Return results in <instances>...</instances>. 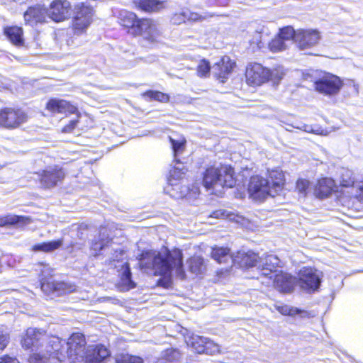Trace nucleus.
Here are the masks:
<instances>
[{
	"label": "nucleus",
	"instance_id": "48",
	"mask_svg": "<svg viewBox=\"0 0 363 363\" xmlns=\"http://www.w3.org/2000/svg\"><path fill=\"white\" fill-rule=\"evenodd\" d=\"M251 45H256L258 48H262L264 46V41L261 33L256 32L253 35L252 39L250 40Z\"/></svg>",
	"mask_w": 363,
	"mask_h": 363
},
{
	"label": "nucleus",
	"instance_id": "42",
	"mask_svg": "<svg viewBox=\"0 0 363 363\" xmlns=\"http://www.w3.org/2000/svg\"><path fill=\"white\" fill-rule=\"evenodd\" d=\"M296 31L291 26L285 27L280 30L279 37L281 38L283 40H290L293 39L295 41V36Z\"/></svg>",
	"mask_w": 363,
	"mask_h": 363
},
{
	"label": "nucleus",
	"instance_id": "32",
	"mask_svg": "<svg viewBox=\"0 0 363 363\" xmlns=\"http://www.w3.org/2000/svg\"><path fill=\"white\" fill-rule=\"evenodd\" d=\"M121 282L123 286V290H129L135 286V283L131 279V272L127 263L122 266V272L121 274Z\"/></svg>",
	"mask_w": 363,
	"mask_h": 363
},
{
	"label": "nucleus",
	"instance_id": "30",
	"mask_svg": "<svg viewBox=\"0 0 363 363\" xmlns=\"http://www.w3.org/2000/svg\"><path fill=\"white\" fill-rule=\"evenodd\" d=\"M63 244L62 239L57 240H52L50 242H44L42 243L34 245L32 247V250L35 252H51L58 248H60Z\"/></svg>",
	"mask_w": 363,
	"mask_h": 363
},
{
	"label": "nucleus",
	"instance_id": "21",
	"mask_svg": "<svg viewBox=\"0 0 363 363\" xmlns=\"http://www.w3.org/2000/svg\"><path fill=\"white\" fill-rule=\"evenodd\" d=\"M233 262L238 264L242 267H252L259 266L262 262V258L252 251L238 252L233 258Z\"/></svg>",
	"mask_w": 363,
	"mask_h": 363
},
{
	"label": "nucleus",
	"instance_id": "33",
	"mask_svg": "<svg viewBox=\"0 0 363 363\" xmlns=\"http://www.w3.org/2000/svg\"><path fill=\"white\" fill-rule=\"evenodd\" d=\"M181 356L178 350L169 348L162 352L160 359L162 363H177L179 362Z\"/></svg>",
	"mask_w": 363,
	"mask_h": 363
},
{
	"label": "nucleus",
	"instance_id": "41",
	"mask_svg": "<svg viewBox=\"0 0 363 363\" xmlns=\"http://www.w3.org/2000/svg\"><path fill=\"white\" fill-rule=\"evenodd\" d=\"M116 363H143L141 357L130 354H121L116 357Z\"/></svg>",
	"mask_w": 363,
	"mask_h": 363
},
{
	"label": "nucleus",
	"instance_id": "50",
	"mask_svg": "<svg viewBox=\"0 0 363 363\" xmlns=\"http://www.w3.org/2000/svg\"><path fill=\"white\" fill-rule=\"evenodd\" d=\"M77 122L78 121L77 120L71 121L68 125H65L63 128L62 132H64V133H70V132H72L75 128Z\"/></svg>",
	"mask_w": 363,
	"mask_h": 363
},
{
	"label": "nucleus",
	"instance_id": "36",
	"mask_svg": "<svg viewBox=\"0 0 363 363\" xmlns=\"http://www.w3.org/2000/svg\"><path fill=\"white\" fill-rule=\"evenodd\" d=\"M275 307L280 313L285 315H288L294 316L296 315H301L302 317H305L307 314L306 311H301L297 308L291 307L287 305L275 306Z\"/></svg>",
	"mask_w": 363,
	"mask_h": 363
},
{
	"label": "nucleus",
	"instance_id": "34",
	"mask_svg": "<svg viewBox=\"0 0 363 363\" xmlns=\"http://www.w3.org/2000/svg\"><path fill=\"white\" fill-rule=\"evenodd\" d=\"M5 34L11 42L15 45H21L23 43L21 28L17 26L7 28L5 30Z\"/></svg>",
	"mask_w": 363,
	"mask_h": 363
},
{
	"label": "nucleus",
	"instance_id": "9",
	"mask_svg": "<svg viewBox=\"0 0 363 363\" xmlns=\"http://www.w3.org/2000/svg\"><path fill=\"white\" fill-rule=\"evenodd\" d=\"M269 69L259 63L247 65L245 72L247 83L250 86H260L269 81Z\"/></svg>",
	"mask_w": 363,
	"mask_h": 363
},
{
	"label": "nucleus",
	"instance_id": "44",
	"mask_svg": "<svg viewBox=\"0 0 363 363\" xmlns=\"http://www.w3.org/2000/svg\"><path fill=\"white\" fill-rule=\"evenodd\" d=\"M210 68L209 62L205 60H202L197 67L199 76L206 77L209 74Z\"/></svg>",
	"mask_w": 363,
	"mask_h": 363
},
{
	"label": "nucleus",
	"instance_id": "17",
	"mask_svg": "<svg viewBox=\"0 0 363 363\" xmlns=\"http://www.w3.org/2000/svg\"><path fill=\"white\" fill-rule=\"evenodd\" d=\"M274 287L283 293H290L293 291L295 284V278L287 273L280 272L273 274Z\"/></svg>",
	"mask_w": 363,
	"mask_h": 363
},
{
	"label": "nucleus",
	"instance_id": "43",
	"mask_svg": "<svg viewBox=\"0 0 363 363\" xmlns=\"http://www.w3.org/2000/svg\"><path fill=\"white\" fill-rule=\"evenodd\" d=\"M200 194L199 187L197 184H194L191 189H185L182 191L180 196L178 197H186L187 199L196 198Z\"/></svg>",
	"mask_w": 363,
	"mask_h": 363
},
{
	"label": "nucleus",
	"instance_id": "53",
	"mask_svg": "<svg viewBox=\"0 0 363 363\" xmlns=\"http://www.w3.org/2000/svg\"><path fill=\"white\" fill-rule=\"evenodd\" d=\"M357 189L359 190V194L357 195L361 199H363V183L357 185Z\"/></svg>",
	"mask_w": 363,
	"mask_h": 363
},
{
	"label": "nucleus",
	"instance_id": "49",
	"mask_svg": "<svg viewBox=\"0 0 363 363\" xmlns=\"http://www.w3.org/2000/svg\"><path fill=\"white\" fill-rule=\"evenodd\" d=\"M309 182L306 179H298L296 183V189L301 194H306V191L308 187Z\"/></svg>",
	"mask_w": 363,
	"mask_h": 363
},
{
	"label": "nucleus",
	"instance_id": "2",
	"mask_svg": "<svg viewBox=\"0 0 363 363\" xmlns=\"http://www.w3.org/2000/svg\"><path fill=\"white\" fill-rule=\"evenodd\" d=\"M140 266L145 270H151L155 275H168L174 269L179 276H183L182 254L180 250L172 252L164 250L163 252L147 251L141 255Z\"/></svg>",
	"mask_w": 363,
	"mask_h": 363
},
{
	"label": "nucleus",
	"instance_id": "19",
	"mask_svg": "<svg viewBox=\"0 0 363 363\" xmlns=\"http://www.w3.org/2000/svg\"><path fill=\"white\" fill-rule=\"evenodd\" d=\"M46 107L48 111L52 113L72 114L77 112V108L74 105L63 99H50Z\"/></svg>",
	"mask_w": 363,
	"mask_h": 363
},
{
	"label": "nucleus",
	"instance_id": "31",
	"mask_svg": "<svg viewBox=\"0 0 363 363\" xmlns=\"http://www.w3.org/2000/svg\"><path fill=\"white\" fill-rule=\"evenodd\" d=\"M212 257L218 263H227L233 260L234 257L230 255V250L225 247H214L211 252Z\"/></svg>",
	"mask_w": 363,
	"mask_h": 363
},
{
	"label": "nucleus",
	"instance_id": "7",
	"mask_svg": "<svg viewBox=\"0 0 363 363\" xmlns=\"http://www.w3.org/2000/svg\"><path fill=\"white\" fill-rule=\"evenodd\" d=\"M28 116L21 109L4 108L0 109V127L12 130L26 122Z\"/></svg>",
	"mask_w": 363,
	"mask_h": 363
},
{
	"label": "nucleus",
	"instance_id": "25",
	"mask_svg": "<svg viewBox=\"0 0 363 363\" xmlns=\"http://www.w3.org/2000/svg\"><path fill=\"white\" fill-rule=\"evenodd\" d=\"M335 183L330 178H323L318 180L314 190L317 197L324 198L328 196L333 191Z\"/></svg>",
	"mask_w": 363,
	"mask_h": 363
},
{
	"label": "nucleus",
	"instance_id": "14",
	"mask_svg": "<svg viewBox=\"0 0 363 363\" xmlns=\"http://www.w3.org/2000/svg\"><path fill=\"white\" fill-rule=\"evenodd\" d=\"M298 284L305 290L315 291L318 289L320 284L318 271L313 268H303L299 274Z\"/></svg>",
	"mask_w": 363,
	"mask_h": 363
},
{
	"label": "nucleus",
	"instance_id": "23",
	"mask_svg": "<svg viewBox=\"0 0 363 363\" xmlns=\"http://www.w3.org/2000/svg\"><path fill=\"white\" fill-rule=\"evenodd\" d=\"M280 260L274 255H269L264 259L262 258V262L259 263V267H262V274L265 276H269L272 279L273 274L277 273L276 268L279 267Z\"/></svg>",
	"mask_w": 363,
	"mask_h": 363
},
{
	"label": "nucleus",
	"instance_id": "27",
	"mask_svg": "<svg viewBox=\"0 0 363 363\" xmlns=\"http://www.w3.org/2000/svg\"><path fill=\"white\" fill-rule=\"evenodd\" d=\"M118 19L123 26L130 28L133 33L135 34V27L140 19L138 18L134 13L126 10L121 11Z\"/></svg>",
	"mask_w": 363,
	"mask_h": 363
},
{
	"label": "nucleus",
	"instance_id": "39",
	"mask_svg": "<svg viewBox=\"0 0 363 363\" xmlns=\"http://www.w3.org/2000/svg\"><path fill=\"white\" fill-rule=\"evenodd\" d=\"M269 80L274 83H279L284 76L285 75V71L283 67H277L272 70L269 69Z\"/></svg>",
	"mask_w": 363,
	"mask_h": 363
},
{
	"label": "nucleus",
	"instance_id": "54",
	"mask_svg": "<svg viewBox=\"0 0 363 363\" xmlns=\"http://www.w3.org/2000/svg\"><path fill=\"white\" fill-rule=\"evenodd\" d=\"M168 194H169L172 196H174L176 197L177 195L174 194L173 192H171V191L169 189V186L168 187H166L165 189H164Z\"/></svg>",
	"mask_w": 363,
	"mask_h": 363
},
{
	"label": "nucleus",
	"instance_id": "46",
	"mask_svg": "<svg viewBox=\"0 0 363 363\" xmlns=\"http://www.w3.org/2000/svg\"><path fill=\"white\" fill-rule=\"evenodd\" d=\"M170 141L174 153V157H176V155L178 153L181 152L183 150L185 142L177 141L172 139V138H170Z\"/></svg>",
	"mask_w": 363,
	"mask_h": 363
},
{
	"label": "nucleus",
	"instance_id": "12",
	"mask_svg": "<svg viewBox=\"0 0 363 363\" xmlns=\"http://www.w3.org/2000/svg\"><path fill=\"white\" fill-rule=\"evenodd\" d=\"M74 17L73 26L75 30L82 31L91 23L93 16V9L85 6L83 3L78 4L74 8Z\"/></svg>",
	"mask_w": 363,
	"mask_h": 363
},
{
	"label": "nucleus",
	"instance_id": "8",
	"mask_svg": "<svg viewBox=\"0 0 363 363\" xmlns=\"http://www.w3.org/2000/svg\"><path fill=\"white\" fill-rule=\"evenodd\" d=\"M135 35L142 36L148 42L154 43L158 40L162 35L160 25L150 18H140L135 27Z\"/></svg>",
	"mask_w": 363,
	"mask_h": 363
},
{
	"label": "nucleus",
	"instance_id": "1",
	"mask_svg": "<svg viewBox=\"0 0 363 363\" xmlns=\"http://www.w3.org/2000/svg\"><path fill=\"white\" fill-rule=\"evenodd\" d=\"M22 347L35 350L29 358L30 363H49L60 361L58 337L49 336L43 329L29 328L21 340Z\"/></svg>",
	"mask_w": 363,
	"mask_h": 363
},
{
	"label": "nucleus",
	"instance_id": "5",
	"mask_svg": "<svg viewBox=\"0 0 363 363\" xmlns=\"http://www.w3.org/2000/svg\"><path fill=\"white\" fill-rule=\"evenodd\" d=\"M35 270L38 273L41 289L52 298L72 293L76 290L74 284L65 282H52L47 281V278L52 276V269L47 264L39 263L36 264Z\"/></svg>",
	"mask_w": 363,
	"mask_h": 363
},
{
	"label": "nucleus",
	"instance_id": "4",
	"mask_svg": "<svg viewBox=\"0 0 363 363\" xmlns=\"http://www.w3.org/2000/svg\"><path fill=\"white\" fill-rule=\"evenodd\" d=\"M203 184L207 189L231 188L235 184L233 169L230 166L222 164L210 167L204 172Z\"/></svg>",
	"mask_w": 363,
	"mask_h": 363
},
{
	"label": "nucleus",
	"instance_id": "11",
	"mask_svg": "<svg viewBox=\"0 0 363 363\" xmlns=\"http://www.w3.org/2000/svg\"><path fill=\"white\" fill-rule=\"evenodd\" d=\"M342 85V81L338 77L329 74L316 81L315 89L325 95H335L338 93Z\"/></svg>",
	"mask_w": 363,
	"mask_h": 363
},
{
	"label": "nucleus",
	"instance_id": "26",
	"mask_svg": "<svg viewBox=\"0 0 363 363\" xmlns=\"http://www.w3.org/2000/svg\"><path fill=\"white\" fill-rule=\"evenodd\" d=\"M235 66V62H232L229 57L225 56L221 60L213 66L215 74L218 78L225 79L231 72Z\"/></svg>",
	"mask_w": 363,
	"mask_h": 363
},
{
	"label": "nucleus",
	"instance_id": "35",
	"mask_svg": "<svg viewBox=\"0 0 363 363\" xmlns=\"http://www.w3.org/2000/svg\"><path fill=\"white\" fill-rule=\"evenodd\" d=\"M212 217L216 218H228L237 223H240L243 219L242 216L236 214L234 212L223 209L214 211L212 214Z\"/></svg>",
	"mask_w": 363,
	"mask_h": 363
},
{
	"label": "nucleus",
	"instance_id": "20",
	"mask_svg": "<svg viewBox=\"0 0 363 363\" xmlns=\"http://www.w3.org/2000/svg\"><path fill=\"white\" fill-rule=\"evenodd\" d=\"M31 223V219L28 216H17L9 213L0 217L1 228H22Z\"/></svg>",
	"mask_w": 363,
	"mask_h": 363
},
{
	"label": "nucleus",
	"instance_id": "29",
	"mask_svg": "<svg viewBox=\"0 0 363 363\" xmlns=\"http://www.w3.org/2000/svg\"><path fill=\"white\" fill-rule=\"evenodd\" d=\"M186 169L183 163L176 160L175 164L169 172V185L177 186L176 182L179 180L186 173Z\"/></svg>",
	"mask_w": 363,
	"mask_h": 363
},
{
	"label": "nucleus",
	"instance_id": "55",
	"mask_svg": "<svg viewBox=\"0 0 363 363\" xmlns=\"http://www.w3.org/2000/svg\"><path fill=\"white\" fill-rule=\"evenodd\" d=\"M189 19L196 20V14H191V16L189 17Z\"/></svg>",
	"mask_w": 363,
	"mask_h": 363
},
{
	"label": "nucleus",
	"instance_id": "18",
	"mask_svg": "<svg viewBox=\"0 0 363 363\" xmlns=\"http://www.w3.org/2000/svg\"><path fill=\"white\" fill-rule=\"evenodd\" d=\"M65 177L62 169L51 168L43 172L40 178V184L44 188H52L61 182Z\"/></svg>",
	"mask_w": 363,
	"mask_h": 363
},
{
	"label": "nucleus",
	"instance_id": "45",
	"mask_svg": "<svg viewBox=\"0 0 363 363\" xmlns=\"http://www.w3.org/2000/svg\"><path fill=\"white\" fill-rule=\"evenodd\" d=\"M146 95L147 96H149L150 98H151L154 100L158 101L167 102L169 101L168 95H167L162 92H160V91H147L146 93Z\"/></svg>",
	"mask_w": 363,
	"mask_h": 363
},
{
	"label": "nucleus",
	"instance_id": "13",
	"mask_svg": "<svg viewBox=\"0 0 363 363\" xmlns=\"http://www.w3.org/2000/svg\"><path fill=\"white\" fill-rule=\"evenodd\" d=\"M320 39V33L317 30H296L295 43L301 50H305L316 45Z\"/></svg>",
	"mask_w": 363,
	"mask_h": 363
},
{
	"label": "nucleus",
	"instance_id": "16",
	"mask_svg": "<svg viewBox=\"0 0 363 363\" xmlns=\"http://www.w3.org/2000/svg\"><path fill=\"white\" fill-rule=\"evenodd\" d=\"M109 243L111 244V240L96 241L92 244L91 249L96 252V255L99 254L101 251L105 252L106 254L110 253L111 255H108V259L109 263L122 259L123 251L119 248L111 247ZM106 262H107V260H106Z\"/></svg>",
	"mask_w": 363,
	"mask_h": 363
},
{
	"label": "nucleus",
	"instance_id": "47",
	"mask_svg": "<svg viewBox=\"0 0 363 363\" xmlns=\"http://www.w3.org/2000/svg\"><path fill=\"white\" fill-rule=\"evenodd\" d=\"M9 342V337L7 333L0 328V351L4 350Z\"/></svg>",
	"mask_w": 363,
	"mask_h": 363
},
{
	"label": "nucleus",
	"instance_id": "37",
	"mask_svg": "<svg viewBox=\"0 0 363 363\" xmlns=\"http://www.w3.org/2000/svg\"><path fill=\"white\" fill-rule=\"evenodd\" d=\"M203 260L200 257H194L188 261L189 270L194 274L201 272Z\"/></svg>",
	"mask_w": 363,
	"mask_h": 363
},
{
	"label": "nucleus",
	"instance_id": "52",
	"mask_svg": "<svg viewBox=\"0 0 363 363\" xmlns=\"http://www.w3.org/2000/svg\"><path fill=\"white\" fill-rule=\"evenodd\" d=\"M0 363H19L17 359L5 356L0 358Z\"/></svg>",
	"mask_w": 363,
	"mask_h": 363
},
{
	"label": "nucleus",
	"instance_id": "15",
	"mask_svg": "<svg viewBox=\"0 0 363 363\" xmlns=\"http://www.w3.org/2000/svg\"><path fill=\"white\" fill-rule=\"evenodd\" d=\"M70 4L67 1H55L47 9V16L56 22L62 21L69 16Z\"/></svg>",
	"mask_w": 363,
	"mask_h": 363
},
{
	"label": "nucleus",
	"instance_id": "51",
	"mask_svg": "<svg viewBox=\"0 0 363 363\" xmlns=\"http://www.w3.org/2000/svg\"><path fill=\"white\" fill-rule=\"evenodd\" d=\"M296 128L301 129L303 131L307 132V133H314L316 134H320V133H319L318 130H314L311 125H303L301 127H296Z\"/></svg>",
	"mask_w": 363,
	"mask_h": 363
},
{
	"label": "nucleus",
	"instance_id": "38",
	"mask_svg": "<svg viewBox=\"0 0 363 363\" xmlns=\"http://www.w3.org/2000/svg\"><path fill=\"white\" fill-rule=\"evenodd\" d=\"M340 183L342 186H353L354 184V179L352 177V172L349 169H342Z\"/></svg>",
	"mask_w": 363,
	"mask_h": 363
},
{
	"label": "nucleus",
	"instance_id": "28",
	"mask_svg": "<svg viewBox=\"0 0 363 363\" xmlns=\"http://www.w3.org/2000/svg\"><path fill=\"white\" fill-rule=\"evenodd\" d=\"M135 7L145 12H155L162 7V3L157 0H134Z\"/></svg>",
	"mask_w": 363,
	"mask_h": 363
},
{
	"label": "nucleus",
	"instance_id": "24",
	"mask_svg": "<svg viewBox=\"0 0 363 363\" xmlns=\"http://www.w3.org/2000/svg\"><path fill=\"white\" fill-rule=\"evenodd\" d=\"M108 350L103 345H97L93 349L86 350V357L84 362L89 363H101L105 358L108 357Z\"/></svg>",
	"mask_w": 363,
	"mask_h": 363
},
{
	"label": "nucleus",
	"instance_id": "6",
	"mask_svg": "<svg viewBox=\"0 0 363 363\" xmlns=\"http://www.w3.org/2000/svg\"><path fill=\"white\" fill-rule=\"evenodd\" d=\"M67 356L73 363H83L86 357V342L83 334L73 333L67 342Z\"/></svg>",
	"mask_w": 363,
	"mask_h": 363
},
{
	"label": "nucleus",
	"instance_id": "3",
	"mask_svg": "<svg viewBox=\"0 0 363 363\" xmlns=\"http://www.w3.org/2000/svg\"><path fill=\"white\" fill-rule=\"evenodd\" d=\"M284 181V174L279 169L270 171L268 179L259 176L252 177L248 184L250 196L257 201H262L267 196L274 197L283 190Z\"/></svg>",
	"mask_w": 363,
	"mask_h": 363
},
{
	"label": "nucleus",
	"instance_id": "40",
	"mask_svg": "<svg viewBox=\"0 0 363 363\" xmlns=\"http://www.w3.org/2000/svg\"><path fill=\"white\" fill-rule=\"evenodd\" d=\"M286 48V45L285 44V41L283 40V39L281 38H279V36L273 39L269 43V48L273 52L282 51L285 50Z\"/></svg>",
	"mask_w": 363,
	"mask_h": 363
},
{
	"label": "nucleus",
	"instance_id": "10",
	"mask_svg": "<svg viewBox=\"0 0 363 363\" xmlns=\"http://www.w3.org/2000/svg\"><path fill=\"white\" fill-rule=\"evenodd\" d=\"M188 346L191 347L197 353L213 354L219 352V346L206 337L192 335L186 340Z\"/></svg>",
	"mask_w": 363,
	"mask_h": 363
},
{
	"label": "nucleus",
	"instance_id": "22",
	"mask_svg": "<svg viewBox=\"0 0 363 363\" xmlns=\"http://www.w3.org/2000/svg\"><path fill=\"white\" fill-rule=\"evenodd\" d=\"M47 9L40 5L30 6L24 13L25 21L30 25L45 21Z\"/></svg>",
	"mask_w": 363,
	"mask_h": 363
}]
</instances>
